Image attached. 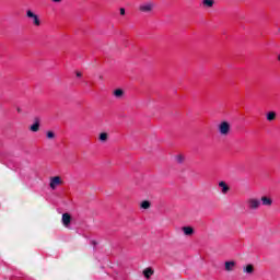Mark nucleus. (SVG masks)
<instances>
[{"instance_id": "39448f33", "label": "nucleus", "mask_w": 280, "mask_h": 280, "mask_svg": "<svg viewBox=\"0 0 280 280\" xmlns=\"http://www.w3.org/2000/svg\"><path fill=\"white\" fill-rule=\"evenodd\" d=\"M26 16L32 19L33 25H35V27H40V18L32 12V10L26 11Z\"/></svg>"}, {"instance_id": "dca6fc26", "label": "nucleus", "mask_w": 280, "mask_h": 280, "mask_svg": "<svg viewBox=\"0 0 280 280\" xmlns=\"http://www.w3.org/2000/svg\"><path fill=\"white\" fill-rule=\"evenodd\" d=\"M30 130H31L32 132H38V130H40V124L34 122V124L31 126Z\"/></svg>"}, {"instance_id": "0eeeda50", "label": "nucleus", "mask_w": 280, "mask_h": 280, "mask_svg": "<svg viewBox=\"0 0 280 280\" xmlns=\"http://www.w3.org/2000/svg\"><path fill=\"white\" fill-rule=\"evenodd\" d=\"M260 206L262 207H272V199L269 196H262L260 199Z\"/></svg>"}, {"instance_id": "9d476101", "label": "nucleus", "mask_w": 280, "mask_h": 280, "mask_svg": "<svg viewBox=\"0 0 280 280\" xmlns=\"http://www.w3.org/2000/svg\"><path fill=\"white\" fill-rule=\"evenodd\" d=\"M61 222H62L63 226H66V229H69V224H71V214L63 213Z\"/></svg>"}, {"instance_id": "6e6552de", "label": "nucleus", "mask_w": 280, "mask_h": 280, "mask_svg": "<svg viewBox=\"0 0 280 280\" xmlns=\"http://www.w3.org/2000/svg\"><path fill=\"white\" fill-rule=\"evenodd\" d=\"M215 5V0H202L200 3V8L207 10L209 8H213Z\"/></svg>"}, {"instance_id": "6ab92c4d", "label": "nucleus", "mask_w": 280, "mask_h": 280, "mask_svg": "<svg viewBox=\"0 0 280 280\" xmlns=\"http://www.w3.org/2000/svg\"><path fill=\"white\" fill-rule=\"evenodd\" d=\"M141 209H148L150 207V201L145 200L140 203Z\"/></svg>"}, {"instance_id": "ddd939ff", "label": "nucleus", "mask_w": 280, "mask_h": 280, "mask_svg": "<svg viewBox=\"0 0 280 280\" xmlns=\"http://www.w3.org/2000/svg\"><path fill=\"white\" fill-rule=\"evenodd\" d=\"M244 272H246V275H253V272H255V267L253 265H247L244 268Z\"/></svg>"}, {"instance_id": "f03ea898", "label": "nucleus", "mask_w": 280, "mask_h": 280, "mask_svg": "<svg viewBox=\"0 0 280 280\" xmlns=\"http://www.w3.org/2000/svg\"><path fill=\"white\" fill-rule=\"evenodd\" d=\"M65 185V179L62 176H52L49 178V187L52 191H56L58 187H62Z\"/></svg>"}, {"instance_id": "a211bd4d", "label": "nucleus", "mask_w": 280, "mask_h": 280, "mask_svg": "<svg viewBox=\"0 0 280 280\" xmlns=\"http://www.w3.org/2000/svg\"><path fill=\"white\" fill-rule=\"evenodd\" d=\"M100 141H108V133L102 132L98 137Z\"/></svg>"}, {"instance_id": "423d86ee", "label": "nucleus", "mask_w": 280, "mask_h": 280, "mask_svg": "<svg viewBox=\"0 0 280 280\" xmlns=\"http://www.w3.org/2000/svg\"><path fill=\"white\" fill-rule=\"evenodd\" d=\"M219 189L224 196H226V194L231 191V187L229 186V184H226V182H219Z\"/></svg>"}, {"instance_id": "4468645a", "label": "nucleus", "mask_w": 280, "mask_h": 280, "mask_svg": "<svg viewBox=\"0 0 280 280\" xmlns=\"http://www.w3.org/2000/svg\"><path fill=\"white\" fill-rule=\"evenodd\" d=\"M143 275H144L145 279H150V277L152 275H154V270H152V268H147L143 270Z\"/></svg>"}, {"instance_id": "f257e3e1", "label": "nucleus", "mask_w": 280, "mask_h": 280, "mask_svg": "<svg viewBox=\"0 0 280 280\" xmlns=\"http://www.w3.org/2000/svg\"><path fill=\"white\" fill-rule=\"evenodd\" d=\"M154 8H156V4L153 1H149L141 3L138 10L143 14H152L154 12Z\"/></svg>"}, {"instance_id": "9b49d317", "label": "nucleus", "mask_w": 280, "mask_h": 280, "mask_svg": "<svg viewBox=\"0 0 280 280\" xmlns=\"http://www.w3.org/2000/svg\"><path fill=\"white\" fill-rule=\"evenodd\" d=\"M182 231L187 237H191V235H194V228L191 226H183Z\"/></svg>"}, {"instance_id": "aec40b11", "label": "nucleus", "mask_w": 280, "mask_h": 280, "mask_svg": "<svg viewBox=\"0 0 280 280\" xmlns=\"http://www.w3.org/2000/svg\"><path fill=\"white\" fill-rule=\"evenodd\" d=\"M46 137H47V139H54L56 137V133H54V131H48L46 133Z\"/></svg>"}, {"instance_id": "412c9836", "label": "nucleus", "mask_w": 280, "mask_h": 280, "mask_svg": "<svg viewBox=\"0 0 280 280\" xmlns=\"http://www.w3.org/2000/svg\"><path fill=\"white\" fill-rule=\"evenodd\" d=\"M119 12H120V16H126V9L125 8H120Z\"/></svg>"}, {"instance_id": "f8f14e48", "label": "nucleus", "mask_w": 280, "mask_h": 280, "mask_svg": "<svg viewBox=\"0 0 280 280\" xmlns=\"http://www.w3.org/2000/svg\"><path fill=\"white\" fill-rule=\"evenodd\" d=\"M113 95L116 97V100H121V97H124V90L116 89L114 90Z\"/></svg>"}, {"instance_id": "7ed1b4c3", "label": "nucleus", "mask_w": 280, "mask_h": 280, "mask_svg": "<svg viewBox=\"0 0 280 280\" xmlns=\"http://www.w3.org/2000/svg\"><path fill=\"white\" fill-rule=\"evenodd\" d=\"M259 207H261V201L257 198H249L247 199V208L250 211H257V209H259Z\"/></svg>"}, {"instance_id": "20e7f679", "label": "nucleus", "mask_w": 280, "mask_h": 280, "mask_svg": "<svg viewBox=\"0 0 280 280\" xmlns=\"http://www.w3.org/2000/svg\"><path fill=\"white\" fill-rule=\"evenodd\" d=\"M219 132L223 137H228V135L231 132V124H229V121H222L219 125Z\"/></svg>"}, {"instance_id": "4be33fe9", "label": "nucleus", "mask_w": 280, "mask_h": 280, "mask_svg": "<svg viewBox=\"0 0 280 280\" xmlns=\"http://www.w3.org/2000/svg\"><path fill=\"white\" fill-rule=\"evenodd\" d=\"M75 75H77V78H82V72L77 71V72H75Z\"/></svg>"}, {"instance_id": "2eb2a0df", "label": "nucleus", "mask_w": 280, "mask_h": 280, "mask_svg": "<svg viewBox=\"0 0 280 280\" xmlns=\"http://www.w3.org/2000/svg\"><path fill=\"white\" fill-rule=\"evenodd\" d=\"M277 119V113H275V112H269L268 114H267V120L268 121H275Z\"/></svg>"}, {"instance_id": "1a4fd4ad", "label": "nucleus", "mask_w": 280, "mask_h": 280, "mask_svg": "<svg viewBox=\"0 0 280 280\" xmlns=\"http://www.w3.org/2000/svg\"><path fill=\"white\" fill-rule=\"evenodd\" d=\"M235 266H237V262L234 260L225 261L224 268L226 272H233L235 270Z\"/></svg>"}, {"instance_id": "5701e85b", "label": "nucleus", "mask_w": 280, "mask_h": 280, "mask_svg": "<svg viewBox=\"0 0 280 280\" xmlns=\"http://www.w3.org/2000/svg\"><path fill=\"white\" fill-rule=\"evenodd\" d=\"M62 0H52L54 3H60Z\"/></svg>"}, {"instance_id": "f3484780", "label": "nucleus", "mask_w": 280, "mask_h": 280, "mask_svg": "<svg viewBox=\"0 0 280 280\" xmlns=\"http://www.w3.org/2000/svg\"><path fill=\"white\" fill-rule=\"evenodd\" d=\"M175 161H176V163H185V155H183V154H177L176 156H175Z\"/></svg>"}]
</instances>
